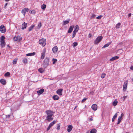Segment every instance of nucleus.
<instances>
[{"label":"nucleus","instance_id":"nucleus-49","mask_svg":"<svg viewBox=\"0 0 133 133\" xmlns=\"http://www.w3.org/2000/svg\"><path fill=\"white\" fill-rule=\"evenodd\" d=\"M31 13L32 14H35V11L34 10H32L31 11Z\"/></svg>","mask_w":133,"mask_h":133},{"label":"nucleus","instance_id":"nucleus-21","mask_svg":"<svg viewBox=\"0 0 133 133\" xmlns=\"http://www.w3.org/2000/svg\"><path fill=\"white\" fill-rule=\"evenodd\" d=\"M123 119V117H119L118 119V122L117 124H119L121 120Z\"/></svg>","mask_w":133,"mask_h":133},{"label":"nucleus","instance_id":"nucleus-56","mask_svg":"<svg viewBox=\"0 0 133 133\" xmlns=\"http://www.w3.org/2000/svg\"><path fill=\"white\" fill-rule=\"evenodd\" d=\"M7 46L8 47H10V46L9 45V44L7 45Z\"/></svg>","mask_w":133,"mask_h":133},{"label":"nucleus","instance_id":"nucleus-10","mask_svg":"<svg viewBox=\"0 0 133 133\" xmlns=\"http://www.w3.org/2000/svg\"><path fill=\"white\" fill-rule=\"evenodd\" d=\"M1 47L2 48L5 47L6 44L4 40H1Z\"/></svg>","mask_w":133,"mask_h":133},{"label":"nucleus","instance_id":"nucleus-4","mask_svg":"<svg viewBox=\"0 0 133 133\" xmlns=\"http://www.w3.org/2000/svg\"><path fill=\"white\" fill-rule=\"evenodd\" d=\"M49 59L48 58H46L44 60V65L46 67L49 65Z\"/></svg>","mask_w":133,"mask_h":133},{"label":"nucleus","instance_id":"nucleus-42","mask_svg":"<svg viewBox=\"0 0 133 133\" xmlns=\"http://www.w3.org/2000/svg\"><path fill=\"white\" fill-rule=\"evenodd\" d=\"M78 44V43L77 42H74L73 43V46L74 47L76 46Z\"/></svg>","mask_w":133,"mask_h":133},{"label":"nucleus","instance_id":"nucleus-26","mask_svg":"<svg viewBox=\"0 0 133 133\" xmlns=\"http://www.w3.org/2000/svg\"><path fill=\"white\" fill-rule=\"evenodd\" d=\"M35 52H33V53H28V54H26V55L27 56H34V55H35Z\"/></svg>","mask_w":133,"mask_h":133},{"label":"nucleus","instance_id":"nucleus-37","mask_svg":"<svg viewBox=\"0 0 133 133\" xmlns=\"http://www.w3.org/2000/svg\"><path fill=\"white\" fill-rule=\"evenodd\" d=\"M28 59L26 58L24 59L23 61V63H27Z\"/></svg>","mask_w":133,"mask_h":133},{"label":"nucleus","instance_id":"nucleus-35","mask_svg":"<svg viewBox=\"0 0 133 133\" xmlns=\"http://www.w3.org/2000/svg\"><path fill=\"white\" fill-rule=\"evenodd\" d=\"M47 119L49 121H50L53 119V118H51V117H47Z\"/></svg>","mask_w":133,"mask_h":133},{"label":"nucleus","instance_id":"nucleus-31","mask_svg":"<svg viewBox=\"0 0 133 133\" xmlns=\"http://www.w3.org/2000/svg\"><path fill=\"white\" fill-rule=\"evenodd\" d=\"M42 26V23L41 22H40L39 23L38 25L37 28L38 29H39Z\"/></svg>","mask_w":133,"mask_h":133},{"label":"nucleus","instance_id":"nucleus-1","mask_svg":"<svg viewBox=\"0 0 133 133\" xmlns=\"http://www.w3.org/2000/svg\"><path fill=\"white\" fill-rule=\"evenodd\" d=\"M46 40L45 39L42 38L40 39L39 41V43L42 46H44L46 44Z\"/></svg>","mask_w":133,"mask_h":133},{"label":"nucleus","instance_id":"nucleus-54","mask_svg":"<svg viewBox=\"0 0 133 133\" xmlns=\"http://www.w3.org/2000/svg\"><path fill=\"white\" fill-rule=\"evenodd\" d=\"M131 13H130L128 15V16L129 17H130V16H131Z\"/></svg>","mask_w":133,"mask_h":133},{"label":"nucleus","instance_id":"nucleus-40","mask_svg":"<svg viewBox=\"0 0 133 133\" xmlns=\"http://www.w3.org/2000/svg\"><path fill=\"white\" fill-rule=\"evenodd\" d=\"M17 59H14L13 61V63L14 64H16V63Z\"/></svg>","mask_w":133,"mask_h":133},{"label":"nucleus","instance_id":"nucleus-20","mask_svg":"<svg viewBox=\"0 0 133 133\" xmlns=\"http://www.w3.org/2000/svg\"><path fill=\"white\" fill-rule=\"evenodd\" d=\"M45 50L43 51V52L41 53V58L42 59H43L45 57Z\"/></svg>","mask_w":133,"mask_h":133},{"label":"nucleus","instance_id":"nucleus-51","mask_svg":"<svg viewBox=\"0 0 133 133\" xmlns=\"http://www.w3.org/2000/svg\"><path fill=\"white\" fill-rule=\"evenodd\" d=\"M89 121H91L92 120V118H90V119L89 120Z\"/></svg>","mask_w":133,"mask_h":133},{"label":"nucleus","instance_id":"nucleus-57","mask_svg":"<svg viewBox=\"0 0 133 133\" xmlns=\"http://www.w3.org/2000/svg\"><path fill=\"white\" fill-rule=\"evenodd\" d=\"M89 36L90 37H91V34H89Z\"/></svg>","mask_w":133,"mask_h":133},{"label":"nucleus","instance_id":"nucleus-11","mask_svg":"<svg viewBox=\"0 0 133 133\" xmlns=\"http://www.w3.org/2000/svg\"><path fill=\"white\" fill-rule=\"evenodd\" d=\"M97 105L96 104H94L92 105L91 108L93 110L95 111L97 109Z\"/></svg>","mask_w":133,"mask_h":133},{"label":"nucleus","instance_id":"nucleus-45","mask_svg":"<svg viewBox=\"0 0 133 133\" xmlns=\"http://www.w3.org/2000/svg\"><path fill=\"white\" fill-rule=\"evenodd\" d=\"M103 16L102 15H100V16H98V17H97L96 18L97 19H100V18H101Z\"/></svg>","mask_w":133,"mask_h":133},{"label":"nucleus","instance_id":"nucleus-24","mask_svg":"<svg viewBox=\"0 0 133 133\" xmlns=\"http://www.w3.org/2000/svg\"><path fill=\"white\" fill-rule=\"evenodd\" d=\"M111 42H110L108 43L107 44H106L102 47V48H106L108 47L109 45L111 44Z\"/></svg>","mask_w":133,"mask_h":133},{"label":"nucleus","instance_id":"nucleus-47","mask_svg":"<svg viewBox=\"0 0 133 133\" xmlns=\"http://www.w3.org/2000/svg\"><path fill=\"white\" fill-rule=\"evenodd\" d=\"M91 16L92 17V18H94L95 17V15L94 14H92L91 15Z\"/></svg>","mask_w":133,"mask_h":133},{"label":"nucleus","instance_id":"nucleus-2","mask_svg":"<svg viewBox=\"0 0 133 133\" xmlns=\"http://www.w3.org/2000/svg\"><path fill=\"white\" fill-rule=\"evenodd\" d=\"M103 37L101 36L98 37L95 41L94 43L95 44H97L102 39Z\"/></svg>","mask_w":133,"mask_h":133},{"label":"nucleus","instance_id":"nucleus-25","mask_svg":"<svg viewBox=\"0 0 133 133\" xmlns=\"http://www.w3.org/2000/svg\"><path fill=\"white\" fill-rule=\"evenodd\" d=\"M117 103L118 101L116 99H115L113 102L112 104L114 106H116L117 105Z\"/></svg>","mask_w":133,"mask_h":133},{"label":"nucleus","instance_id":"nucleus-3","mask_svg":"<svg viewBox=\"0 0 133 133\" xmlns=\"http://www.w3.org/2000/svg\"><path fill=\"white\" fill-rule=\"evenodd\" d=\"M46 112L48 115L47 116H52L54 114V112L50 110L46 111Z\"/></svg>","mask_w":133,"mask_h":133},{"label":"nucleus","instance_id":"nucleus-59","mask_svg":"<svg viewBox=\"0 0 133 133\" xmlns=\"http://www.w3.org/2000/svg\"><path fill=\"white\" fill-rule=\"evenodd\" d=\"M9 1V0H5V1L6 2H8Z\"/></svg>","mask_w":133,"mask_h":133},{"label":"nucleus","instance_id":"nucleus-33","mask_svg":"<svg viewBox=\"0 0 133 133\" xmlns=\"http://www.w3.org/2000/svg\"><path fill=\"white\" fill-rule=\"evenodd\" d=\"M77 32L75 31H74L72 32V38H73L76 35V33Z\"/></svg>","mask_w":133,"mask_h":133},{"label":"nucleus","instance_id":"nucleus-13","mask_svg":"<svg viewBox=\"0 0 133 133\" xmlns=\"http://www.w3.org/2000/svg\"><path fill=\"white\" fill-rule=\"evenodd\" d=\"M74 26V25H72L70 26L68 30V33H70L72 31Z\"/></svg>","mask_w":133,"mask_h":133},{"label":"nucleus","instance_id":"nucleus-64","mask_svg":"<svg viewBox=\"0 0 133 133\" xmlns=\"http://www.w3.org/2000/svg\"><path fill=\"white\" fill-rule=\"evenodd\" d=\"M132 81H133V78L132 79Z\"/></svg>","mask_w":133,"mask_h":133},{"label":"nucleus","instance_id":"nucleus-46","mask_svg":"<svg viewBox=\"0 0 133 133\" xmlns=\"http://www.w3.org/2000/svg\"><path fill=\"white\" fill-rule=\"evenodd\" d=\"M87 99V98H83V100H82V103H83V102H84L85 101H86Z\"/></svg>","mask_w":133,"mask_h":133},{"label":"nucleus","instance_id":"nucleus-8","mask_svg":"<svg viewBox=\"0 0 133 133\" xmlns=\"http://www.w3.org/2000/svg\"><path fill=\"white\" fill-rule=\"evenodd\" d=\"M29 10L28 8H25L22 10L21 12L25 16V13L26 12H28Z\"/></svg>","mask_w":133,"mask_h":133},{"label":"nucleus","instance_id":"nucleus-17","mask_svg":"<svg viewBox=\"0 0 133 133\" xmlns=\"http://www.w3.org/2000/svg\"><path fill=\"white\" fill-rule=\"evenodd\" d=\"M0 82L3 85H5L6 83V81L5 79H1L0 80Z\"/></svg>","mask_w":133,"mask_h":133},{"label":"nucleus","instance_id":"nucleus-12","mask_svg":"<svg viewBox=\"0 0 133 133\" xmlns=\"http://www.w3.org/2000/svg\"><path fill=\"white\" fill-rule=\"evenodd\" d=\"M44 89H42L40 90L37 91V92L38 95H40L44 92Z\"/></svg>","mask_w":133,"mask_h":133},{"label":"nucleus","instance_id":"nucleus-7","mask_svg":"<svg viewBox=\"0 0 133 133\" xmlns=\"http://www.w3.org/2000/svg\"><path fill=\"white\" fill-rule=\"evenodd\" d=\"M13 39L15 41H16L18 40L20 41L22 39V38L21 37H20L19 36H17L14 37Z\"/></svg>","mask_w":133,"mask_h":133},{"label":"nucleus","instance_id":"nucleus-50","mask_svg":"<svg viewBox=\"0 0 133 133\" xmlns=\"http://www.w3.org/2000/svg\"><path fill=\"white\" fill-rule=\"evenodd\" d=\"M117 117H113V118L112 119V122H113L115 119V118H116Z\"/></svg>","mask_w":133,"mask_h":133},{"label":"nucleus","instance_id":"nucleus-14","mask_svg":"<svg viewBox=\"0 0 133 133\" xmlns=\"http://www.w3.org/2000/svg\"><path fill=\"white\" fill-rule=\"evenodd\" d=\"M27 23H25V22H24L22 25V29L23 30L26 28L27 26Z\"/></svg>","mask_w":133,"mask_h":133},{"label":"nucleus","instance_id":"nucleus-18","mask_svg":"<svg viewBox=\"0 0 133 133\" xmlns=\"http://www.w3.org/2000/svg\"><path fill=\"white\" fill-rule=\"evenodd\" d=\"M52 98L54 100H57L59 99V97L57 95H54L52 96Z\"/></svg>","mask_w":133,"mask_h":133},{"label":"nucleus","instance_id":"nucleus-16","mask_svg":"<svg viewBox=\"0 0 133 133\" xmlns=\"http://www.w3.org/2000/svg\"><path fill=\"white\" fill-rule=\"evenodd\" d=\"M53 52L55 53H56L58 50V48L56 46H55L52 49Z\"/></svg>","mask_w":133,"mask_h":133},{"label":"nucleus","instance_id":"nucleus-15","mask_svg":"<svg viewBox=\"0 0 133 133\" xmlns=\"http://www.w3.org/2000/svg\"><path fill=\"white\" fill-rule=\"evenodd\" d=\"M73 127L72 125H69L67 128V130L68 132H70L72 130Z\"/></svg>","mask_w":133,"mask_h":133},{"label":"nucleus","instance_id":"nucleus-62","mask_svg":"<svg viewBox=\"0 0 133 133\" xmlns=\"http://www.w3.org/2000/svg\"><path fill=\"white\" fill-rule=\"evenodd\" d=\"M126 97V96H124V98H125Z\"/></svg>","mask_w":133,"mask_h":133},{"label":"nucleus","instance_id":"nucleus-29","mask_svg":"<svg viewBox=\"0 0 133 133\" xmlns=\"http://www.w3.org/2000/svg\"><path fill=\"white\" fill-rule=\"evenodd\" d=\"M56 123V121L55 120L53 121L49 125H50L51 127L54 125Z\"/></svg>","mask_w":133,"mask_h":133},{"label":"nucleus","instance_id":"nucleus-44","mask_svg":"<svg viewBox=\"0 0 133 133\" xmlns=\"http://www.w3.org/2000/svg\"><path fill=\"white\" fill-rule=\"evenodd\" d=\"M57 129L58 130H59L60 129V125L59 124H57Z\"/></svg>","mask_w":133,"mask_h":133},{"label":"nucleus","instance_id":"nucleus-9","mask_svg":"<svg viewBox=\"0 0 133 133\" xmlns=\"http://www.w3.org/2000/svg\"><path fill=\"white\" fill-rule=\"evenodd\" d=\"M63 91V89H58L56 91V93L58 95L61 96L62 95V92Z\"/></svg>","mask_w":133,"mask_h":133},{"label":"nucleus","instance_id":"nucleus-23","mask_svg":"<svg viewBox=\"0 0 133 133\" xmlns=\"http://www.w3.org/2000/svg\"><path fill=\"white\" fill-rule=\"evenodd\" d=\"M70 21V19H68V20H65L63 22V24L64 25H65L66 24H68L69 23V22Z\"/></svg>","mask_w":133,"mask_h":133},{"label":"nucleus","instance_id":"nucleus-60","mask_svg":"<svg viewBox=\"0 0 133 133\" xmlns=\"http://www.w3.org/2000/svg\"><path fill=\"white\" fill-rule=\"evenodd\" d=\"M122 44V42H121L119 43V44L120 45Z\"/></svg>","mask_w":133,"mask_h":133},{"label":"nucleus","instance_id":"nucleus-6","mask_svg":"<svg viewBox=\"0 0 133 133\" xmlns=\"http://www.w3.org/2000/svg\"><path fill=\"white\" fill-rule=\"evenodd\" d=\"M128 85V82L126 81L125 82L123 86V90L124 91L126 90Z\"/></svg>","mask_w":133,"mask_h":133},{"label":"nucleus","instance_id":"nucleus-53","mask_svg":"<svg viewBox=\"0 0 133 133\" xmlns=\"http://www.w3.org/2000/svg\"><path fill=\"white\" fill-rule=\"evenodd\" d=\"M130 69L132 70H133V66H131L130 67Z\"/></svg>","mask_w":133,"mask_h":133},{"label":"nucleus","instance_id":"nucleus-34","mask_svg":"<svg viewBox=\"0 0 133 133\" xmlns=\"http://www.w3.org/2000/svg\"><path fill=\"white\" fill-rule=\"evenodd\" d=\"M46 7V5L45 4H43L41 6V8L43 10H45Z\"/></svg>","mask_w":133,"mask_h":133},{"label":"nucleus","instance_id":"nucleus-43","mask_svg":"<svg viewBox=\"0 0 133 133\" xmlns=\"http://www.w3.org/2000/svg\"><path fill=\"white\" fill-rule=\"evenodd\" d=\"M5 38L4 36H2L1 37V40H4Z\"/></svg>","mask_w":133,"mask_h":133},{"label":"nucleus","instance_id":"nucleus-38","mask_svg":"<svg viewBox=\"0 0 133 133\" xmlns=\"http://www.w3.org/2000/svg\"><path fill=\"white\" fill-rule=\"evenodd\" d=\"M120 115V113L118 112L116 113L114 116H119Z\"/></svg>","mask_w":133,"mask_h":133},{"label":"nucleus","instance_id":"nucleus-52","mask_svg":"<svg viewBox=\"0 0 133 133\" xmlns=\"http://www.w3.org/2000/svg\"><path fill=\"white\" fill-rule=\"evenodd\" d=\"M121 116H123L124 115V114L123 113H122L121 114H120Z\"/></svg>","mask_w":133,"mask_h":133},{"label":"nucleus","instance_id":"nucleus-39","mask_svg":"<svg viewBox=\"0 0 133 133\" xmlns=\"http://www.w3.org/2000/svg\"><path fill=\"white\" fill-rule=\"evenodd\" d=\"M52 61H53V64H55V63H56L57 61V60L56 59L53 58L52 59Z\"/></svg>","mask_w":133,"mask_h":133},{"label":"nucleus","instance_id":"nucleus-28","mask_svg":"<svg viewBox=\"0 0 133 133\" xmlns=\"http://www.w3.org/2000/svg\"><path fill=\"white\" fill-rule=\"evenodd\" d=\"M78 30V25H76L75 27V29L74 31L77 32Z\"/></svg>","mask_w":133,"mask_h":133},{"label":"nucleus","instance_id":"nucleus-61","mask_svg":"<svg viewBox=\"0 0 133 133\" xmlns=\"http://www.w3.org/2000/svg\"><path fill=\"white\" fill-rule=\"evenodd\" d=\"M77 107V106H76V107H75V108H74V110H75V109H76Z\"/></svg>","mask_w":133,"mask_h":133},{"label":"nucleus","instance_id":"nucleus-30","mask_svg":"<svg viewBox=\"0 0 133 133\" xmlns=\"http://www.w3.org/2000/svg\"><path fill=\"white\" fill-rule=\"evenodd\" d=\"M121 25V24L120 23H118L116 25V29H118L119 28V27Z\"/></svg>","mask_w":133,"mask_h":133},{"label":"nucleus","instance_id":"nucleus-32","mask_svg":"<svg viewBox=\"0 0 133 133\" xmlns=\"http://www.w3.org/2000/svg\"><path fill=\"white\" fill-rule=\"evenodd\" d=\"M96 130L95 129H93L90 131V133H96Z\"/></svg>","mask_w":133,"mask_h":133},{"label":"nucleus","instance_id":"nucleus-48","mask_svg":"<svg viewBox=\"0 0 133 133\" xmlns=\"http://www.w3.org/2000/svg\"><path fill=\"white\" fill-rule=\"evenodd\" d=\"M8 4V3H6L5 4V5H4L3 8L5 9H6V5H7Z\"/></svg>","mask_w":133,"mask_h":133},{"label":"nucleus","instance_id":"nucleus-63","mask_svg":"<svg viewBox=\"0 0 133 133\" xmlns=\"http://www.w3.org/2000/svg\"><path fill=\"white\" fill-rule=\"evenodd\" d=\"M8 116H10V115H8Z\"/></svg>","mask_w":133,"mask_h":133},{"label":"nucleus","instance_id":"nucleus-55","mask_svg":"<svg viewBox=\"0 0 133 133\" xmlns=\"http://www.w3.org/2000/svg\"><path fill=\"white\" fill-rule=\"evenodd\" d=\"M50 129V128H48H48H47V131H48Z\"/></svg>","mask_w":133,"mask_h":133},{"label":"nucleus","instance_id":"nucleus-5","mask_svg":"<svg viewBox=\"0 0 133 133\" xmlns=\"http://www.w3.org/2000/svg\"><path fill=\"white\" fill-rule=\"evenodd\" d=\"M0 31L2 33H4L6 31L5 28L3 25H2L0 26Z\"/></svg>","mask_w":133,"mask_h":133},{"label":"nucleus","instance_id":"nucleus-58","mask_svg":"<svg viewBox=\"0 0 133 133\" xmlns=\"http://www.w3.org/2000/svg\"><path fill=\"white\" fill-rule=\"evenodd\" d=\"M51 127V126H50V125H49V126H48V127L49 128H50Z\"/></svg>","mask_w":133,"mask_h":133},{"label":"nucleus","instance_id":"nucleus-36","mask_svg":"<svg viewBox=\"0 0 133 133\" xmlns=\"http://www.w3.org/2000/svg\"><path fill=\"white\" fill-rule=\"evenodd\" d=\"M4 76H10V72H7L4 75Z\"/></svg>","mask_w":133,"mask_h":133},{"label":"nucleus","instance_id":"nucleus-22","mask_svg":"<svg viewBox=\"0 0 133 133\" xmlns=\"http://www.w3.org/2000/svg\"><path fill=\"white\" fill-rule=\"evenodd\" d=\"M35 27V25H31L29 28L28 30L29 31H30L34 29Z\"/></svg>","mask_w":133,"mask_h":133},{"label":"nucleus","instance_id":"nucleus-19","mask_svg":"<svg viewBox=\"0 0 133 133\" xmlns=\"http://www.w3.org/2000/svg\"><path fill=\"white\" fill-rule=\"evenodd\" d=\"M119 57L117 56H115L112 57L110 59V61H112L114 60L117 59Z\"/></svg>","mask_w":133,"mask_h":133},{"label":"nucleus","instance_id":"nucleus-27","mask_svg":"<svg viewBox=\"0 0 133 133\" xmlns=\"http://www.w3.org/2000/svg\"><path fill=\"white\" fill-rule=\"evenodd\" d=\"M38 70L41 73H42L44 71L43 69L42 68H39L38 69Z\"/></svg>","mask_w":133,"mask_h":133},{"label":"nucleus","instance_id":"nucleus-41","mask_svg":"<svg viewBox=\"0 0 133 133\" xmlns=\"http://www.w3.org/2000/svg\"><path fill=\"white\" fill-rule=\"evenodd\" d=\"M105 75L106 74H105L103 73L101 75V77L102 78H103L105 77Z\"/></svg>","mask_w":133,"mask_h":133}]
</instances>
